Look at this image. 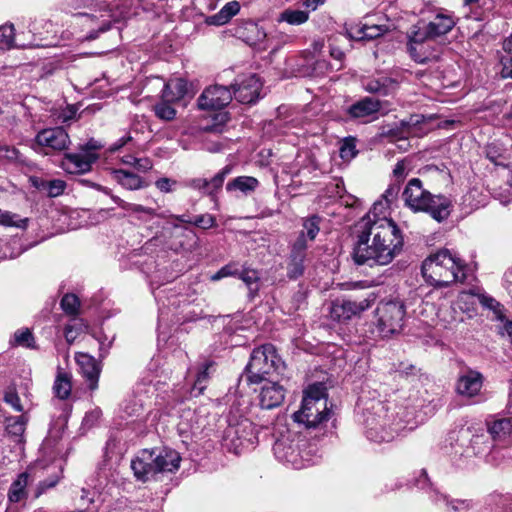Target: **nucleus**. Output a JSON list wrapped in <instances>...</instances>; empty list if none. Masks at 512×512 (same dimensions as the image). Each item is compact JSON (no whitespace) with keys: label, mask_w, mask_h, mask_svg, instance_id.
<instances>
[{"label":"nucleus","mask_w":512,"mask_h":512,"mask_svg":"<svg viewBox=\"0 0 512 512\" xmlns=\"http://www.w3.org/2000/svg\"><path fill=\"white\" fill-rule=\"evenodd\" d=\"M359 222L353 259L358 265L385 266L390 264L403 246L400 229L392 219H381L369 224Z\"/></svg>","instance_id":"obj_1"},{"label":"nucleus","mask_w":512,"mask_h":512,"mask_svg":"<svg viewBox=\"0 0 512 512\" xmlns=\"http://www.w3.org/2000/svg\"><path fill=\"white\" fill-rule=\"evenodd\" d=\"M426 282L435 287L449 286L464 282L467 267L464 262L448 249H442L426 258L421 267Z\"/></svg>","instance_id":"obj_2"},{"label":"nucleus","mask_w":512,"mask_h":512,"mask_svg":"<svg viewBox=\"0 0 512 512\" xmlns=\"http://www.w3.org/2000/svg\"><path fill=\"white\" fill-rule=\"evenodd\" d=\"M180 461L179 453L173 449H144L131 461V469L138 480L145 482L157 473L177 470Z\"/></svg>","instance_id":"obj_3"},{"label":"nucleus","mask_w":512,"mask_h":512,"mask_svg":"<svg viewBox=\"0 0 512 512\" xmlns=\"http://www.w3.org/2000/svg\"><path fill=\"white\" fill-rule=\"evenodd\" d=\"M330 417L327 407L326 388L322 383H314L305 391L301 408L293 414L295 422L306 428H317Z\"/></svg>","instance_id":"obj_4"},{"label":"nucleus","mask_w":512,"mask_h":512,"mask_svg":"<svg viewBox=\"0 0 512 512\" xmlns=\"http://www.w3.org/2000/svg\"><path fill=\"white\" fill-rule=\"evenodd\" d=\"M285 364L272 344H264L255 348L245 368L248 383L258 384L273 379L274 374H282Z\"/></svg>","instance_id":"obj_5"},{"label":"nucleus","mask_w":512,"mask_h":512,"mask_svg":"<svg viewBox=\"0 0 512 512\" xmlns=\"http://www.w3.org/2000/svg\"><path fill=\"white\" fill-rule=\"evenodd\" d=\"M321 218L317 215L305 218L302 230L290 245V253L287 261V276L295 280L303 276L305 272V260L307 256L308 242L314 241L320 231Z\"/></svg>","instance_id":"obj_6"},{"label":"nucleus","mask_w":512,"mask_h":512,"mask_svg":"<svg viewBox=\"0 0 512 512\" xmlns=\"http://www.w3.org/2000/svg\"><path fill=\"white\" fill-rule=\"evenodd\" d=\"M74 8L95 6L91 14L80 13L91 21H98L99 26L96 32L91 33L88 39H96L99 32H106L110 29L112 22H118L124 19L130 12L132 6L131 0H116L112 5L95 3L92 0H74Z\"/></svg>","instance_id":"obj_7"},{"label":"nucleus","mask_w":512,"mask_h":512,"mask_svg":"<svg viewBox=\"0 0 512 512\" xmlns=\"http://www.w3.org/2000/svg\"><path fill=\"white\" fill-rule=\"evenodd\" d=\"M377 328L383 337L399 333L406 316V307L401 301L381 302L376 309Z\"/></svg>","instance_id":"obj_8"},{"label":"nucleus","mask_w":512,"mask_h":512,"mask_svg":"<svg viewBox=\"0 0 512 512\" xmlns=\"http://www.w3.org/2000/svg\"><path fill=\"white\" fill-rule=\"evenodd\" d=\"M375 300L376 296L374 293H369L364 298L358 300H337L332 303L330 309L331 317L337 321L349 320L370 308Z\"/></svg>","instance_id":"obj_9"},{"label":"nucleus","mask_w":512,"mask_h":512,"mask_svg":"<svg viewBox=\"0 0 512 512\" xmlns=\"http://www.w3.org/2000/svg\"><path fill=\"white\" fill-rule=\"evenodd\" d=\"M456 21L451 14L439 12L429 23H418L413 27L419 32L416 34V40H431L450 32Z\"/></svg>","instance_id":"obj_10"},{"label":"nucleus","mask_w":512,"mask_h":512,"mask_svg":"<svg viewBox=\"0 0 512 512\" xmlns=\"http://www.w3.org/2000/svg\"><path fill=\"white\" fill-rule=\"evenodd\" d=\"M273 451L277 459L290 464L295 469L306 467L310 461L302 455L299 442L289 440L287 437L278 439L273 446Z\"/></svg>","instance_id":"obj_11"},{"label":"nucleus","mask_w":512,"mask_h":512,"mask_svg":"<svg viewBox=\"0 0 512 512\" xmlns=\"http://www.w3.org/2000/svg\"><path fill=\"white\" fill-rule=\"evenodd\" d=\"M232 100V92L226 86L207 87L199 96L197 105L200 110H218L226 107Z\"/></svg>","instance_id":"obj_12"},{"label":"nucleus","mask_w":512,"mask_h":512,"mask_svg":"<svg viewBox=\"0 0 512 512\" xmlns=\"http://www.w3.org/2000/svg\"><path fill=\"white\" fill-rule=\"evenodd\" d=\"M431 193L423 187L422 181L418 178H412L407 183L402 198L407 207L415 212H422L427 209L428 200L431 199Z\"/></svg>","instance_id":"obj_13"},{"label":"nucleus","mask_w":512,"mask_h":512,"mask_svg":"<svg viewBox=\"0 0 512 512\" xmlns=\"http://www.w3.org/2000/svg\"><path fill=\"white\" fill-rule=\"evenodd\" d=\"M484 382V376L476 370L466 368L459 373L455 390L464 398H474L479 395Z\"/></svg>","instance_id":"obj_14"},{"label":"nucleus","mask_w":512,"mask_h":512,"mask_svg":"<svg viewBox=\"0 0 512 512\" xmlns=\"http://www.w3.org/2000/svg\"><path fill=\"white\" fill-rule=\"evenodd\" d=\"M35 143L47 150L63 151L66 150L71 141L68 133L61 127L43 129L37 133Z\"/></svg>","instance_id":"obj_15"},{"label":"nucleus","mask_w":512,"mask_h":512,"mask_svg":"<svg viewBox=\"0 0 512 512\" xmlns=\"http://www.w3.org/2000/svg\"><path fill=\"white\" fill-rule=\"evenodd\" d=\"M98 159V154L86 151L68 153L62 160V168L70 174H84L91 170L92 164Z\"/></svg>","instance_id":"obj_16"},{"label":"nucleus","mask_w":512,"mask_h":512,"mask_svg":"<svg viewBox=\"0 0 512 512\" xmlns=\"http://www.w3.org/2000/svg\"><path fill=\"white\" fill-rule=\"evenodd\" d=\"M262 83L255 74H251L233 85L234 96L243 104H252L260 97Z\"/></svg>","instance_id":"obj_17"},{"label":"nucleus","mask_w":512,"mask_h":512,"mask_svg":"<svg viewBox=\"0 0 512 512\" xmlns=\"http://www.w3.org/2000/svg\"><path fill=\"white\" fill-rule=\"evenodd\" d=\"M286 390L277 381L270 379L262 386L259 403L263 409H273L280 406L285 399Z\"/></svg>","instance_id":"obj_18"},{"label":"nucleus","mask_w":512,"mask_h":512,"mask_svg":"<svg viewBox=\"0 0 512 512\" xmlns=\"http://www.w3.org/2000/svg\"><path fill=\"white\" fill-rule=\"evenodd\" d=\"M232 172V166L226 165L210 180L206 178H197L189 182V186L203 194L213 196L223 186L225 178Z\"/></svg>","instance_id":"obj_19"},{"label":"nucleus","mask_w":512,"mask_h":512,"mask_svg":"<svg viewBox=\"0 0 512 512\" xmlns=\"http://www.w3.org/2000/svg\"><path fill=\"white\" fill-rule=\"evenodd\" d=\"M362 87L368 93L388 96L397 90L398 82L391 77L377 75L362 79Z\"/></svg>","instance_id":"obj_20"},{"label":"nucleus","mask_w":512,"mask_h":512,"mask_svg":"<svg viewBox=\"0 0 512 512\" xmlns=\"http://www.w3.org/2000/svg\"><path fill=\"white\" fill-rule=\"evenodd\" d=\"M226 434L227 439L230 438L231 446L236 454L252 444L253 429L251 423L247 421L229 428Z\"/></svg>","instance_id":"obj_21"},{"label":"nucleus","mask_w":512,"mask_h":512,"mask_svg":"<svg viewBox=\"0 0 512 512\" xmlns=\"http://www.w3.org/2000/svg\"><path fill=\"white\" fill-rule=\"evenodd\" d=\"M382 108V101L373 97H364L348 108V114L354 119L376 118Z\"/></svg>","instance_id":"obj_22"},{"label":"nucleus","mask_w":512,"mask_h":512,"mask_svg":"<svg viewBox=\"0 0 512 512\" xmlns=\"http://www.w3.org/2000/svg\"><path fill=\"white\" fill-rule=\"evenodd\" d=\"M419 31L412 28L409 34L408 52L412 59L418 63L424 64L431 61H436L438 56L429 50V45L426 44L428 40H416V34Z\"/></svg>","instance_id":"obj_23"},{"label":"nucleus","mask_w":512,"mask_h":512,"mask_svg":"<svg viewBox=\"0 0 512 512\" xmlns=\"http://www.w3.org/2000/svg\"><path fill=\"white\" fill-rule=\"evenodd\" d=\"M387 31L384 25L350 24L345 26V33L351 40H373Z\"/></svg>","instance_id":"obj_24"},{"label":"nucleus","mask_w":512,"mask_h":512,"mask_svg":"<svg viewBox=\"0 0 512 512\" xmlns=\"http://www.w3.org/2000/svg\"><path fill=\"white\" fill-rule=\"evenodd\" d=\"M75 360L80 367L81 373L88 382L89 389H97L100 367L96 359L87 353H77Z\"/></svg>","instance_id":"obj_25"},{"label":"nucleus","mask_w":512,"mask_h":512,"mask_svg":"<svg viewBox=\"0 0 512 512\" xmlns=\"http://www.w3.org/2000/svg\"><path fill=\"white\" fill-rule=\"evenodd\" d=\"M452 200L445 195H431L428 200L427 209L422 212L429 213V215L437 222H442L447 219L451 213Z\"/></svg>","instance_id":"obj_26"},{"label":"nucleus","mask_w":512,"mask_h":512,"mask_svg":"<svg viewBox=\"0 0 512 512\" xmlns=\"http://www.w3.org/2000/svg\"><path fill=\"white\" fill-rule=\"evenodd\" d=\"M111 198L120 208L130 213L138 214V218L141 220H148L152 219L153 217H164L162 214L157 212L156 207L129 203L115 195H112Z\"/></svg>","instance_id":"obj_27"},{"label":"nucleus","mask_w":512,"mask_h":512,"mask_svg":"<svg viewBox=\"0 0 512 512\" xmlns=\"http://www.w3.org/2000/svg\"><path fill=\"white\" fill-rule=\"evenodd\" d=\"M259 187V181L252 176H238L226 184V190L229 193H240L247 196Z\"/></svg>","instance_id":"obj_28"},{"label":"nucleus","mask_w":512,"mask_h":512,"mask_svg":"<svg viewBox=\"0 0 512 512\" xmlns=\"http://www.w3.org/2000/svg\"><path fill=\"white\" fill-rule=\"evenodd\" d=\"M189 92V84L182 78L172 79L164 85L162 98L173 102L180 101Z\"/></svg>","instance_id":"obj_29"},{"label":"nucleus","mask_w":512,"mask_h":512,"mask_svg":"<svg viewBox=\"0 0 512 512\" xmlns=\"http://www.w3.org/2000/svg\"><path fill=\"white\" fill-rule=\"evenodd\" d=\"M32 185L40 192H44L49 197H58L66 189V182L61 179L45 180L38 177L31 178Z\"/></svg>","instance_id":"obj_30"},{"label":"nucleus","mask_w":512,"mask_h":512,"mask_svg":"<svg viewBox=\"0 0 512 512\" xmlns=\"http://www.w3.org/2000/svg\"><path fill=\"white\" fill-rule=\"evenodd\" d=\"M237 33L250 46H258L266 38V32L254 22H246Z\"/></svg>","instance_id":"obj_31"},{"label":"nucleus","mask_w":512,"mask_h":512,"mask_svg":"<svg viewBox=\"0 0 512 512\" xmlns=\"http://www.w3.org/2000/svg\"><path fill=\"white\" fill-rule=\"evenodd\" d=\"M113 178L125 189L127 190H137L144 187L143 179L133 173H130L126 170H115L113 172Z\"/></svg>","instance_id":"obj_32"},{"label":"nucleus","mask_w":512,"mask_h":512,"mask_svg":"<svg viewBox=\"0 0 512 512\" xmlns=\"http://www.w3.org/2000/svg\"><path fill=\"white\" fill-rule=\"evenodd\" d=\"M29 475L23 472L18 475L17 479L11 484L8 492V499L10 502L17 503L27 496L26 487L28 484Z\"/></svg>","instance_id":"obj_33"},{"label":"nucleus","mask_w":512,"mask_h":512,"mask_svg":"<svg viewBox=\"0 0 512 512\" xmlns=\"http://www.w3.org/2000/svg\"><path fill=\"white\" fill-rule=\"evenodd\" d=\"M488 431L494 440H505L507 437L512 435V419L501 418L495 420L488 427Z\"/></svg>","instance_id":"obj_34"},{"label":"nucleus","mask_w":512,"mask_h":512,"mask_svg":"<svg viewBox=\"0 0 512 512\" xmlns=\"http://www.w3.org/2000/svg\"><path fill=\"white\" fill-rule=\"evenodd\" d=\"M71 375L59 369L53 385L55 395L59 399H67L71 394Z\"/></svg>","instance_id":"obj_35"},{"label":"nucleus","mask_w":512,"mask_h":512,"mask_svg":"<svg viewBox=\"0 0 512 512\" xmlns=\"http://www.w3.org/2000/svg\"><path fill=\"white\" fill-rule=\"evenodd\" d=\"M240 10L237 1H232L223 6V8L211 17V23L215 25H223L227 23Z\"/></svg>","instance_id":"obj_36"},{"label":"nucleus","mask_w":512,"mask_h":512,"mask_svg":"<svg viewBox=\"0 0 512 512\" xmlns=\"http://www.w3.org/2000/svg\"><path fill=\"white\" fill-rule=\"evenodd\" d=\"M247 286L249 295L254 297L259 291V273L254 269L238 271L237 275Z\"/></svg>","instance_id":"obj_37"},{"label":"nucleus","mask_w":512,"mask_h":512,"mask_svg":"<svg viewBox=\"0 0 512 512\" xmlns=\"http://www.w3.org/2000/svg\"><path fill=\"white\" fill-rule=\"evenodd\" d=\"M388 208L389 204L387 203V201H384L382 199L378 200L373 204V207L370 209L367 215L361 219L360 222H366L369 220V224H371L381 219H388L386 217V211L388 210Z\"/></svg>","instance_id":"obj_38"},{"label":"nucleus","mask_w":512,"mask_h":512,"mask_svg":"<svg viewBox=\"0 0 512 512\" xmlns=\"http://www.w3.org/2000/svg\"><path fill=\"white\" fill-rule=\"evenodd\" d=\"M308 19L309 12L307 11L286 9L280 14L278 21L287 22L291 25H301Z\"/></svg>","instance_id":"obj_39"},{"label":"nucleus","mask_w":512,"mask_h":512,"mask_svg":"<svg viewBox=\"0 0 512 512\" xmlns=\"http://www.w3.org/2000/svg\"><path fill=\"white\" fill-rule=\"evenodd\" d=\"M172 103L173 101L162 98V100L156 103L153 107L155 115L161 120H173L176 116V110L172 106Z\"/></svg>","instance_id":"obj_40"},{"label":"nucleus","mask_w":512,"mask_h":512,"mask_svg":"<svg viewBox=\"0 0 512 512\" xmlns=\"http://www.w3.org/2000/svg\"><path fill=\"white\" fill-rule=\"evenodd\" d=\"M61 308L63 311L71 316H76L79 313L80 301L75 294H65L61 300Z\"/></svg>","instance_id":"obj_41"},{"label":"nucleus","mask_w":512,"mask_h":512,"mask_svg":"<svg viewBox=\"0 0 512 512\" xmlns=\"http://www.w3.org/2000/svg\"><path fill=\"white\" fill-rule=\"evenodd\" d=\"M14 344L26 348H35V339L28 328L19 329L14 333Z\"/></svg>","instance_id":"obj_42"},{"label":"nucleus","mask_w":512,"mask_h":512,"mask_svg":"<svg viewBox=\"0 0 512 512\" xmlns=\"http://www.w3.org/2000/svg\"><path fill=\"white\" fill-rule=\"evenodd\" d=\"M212 366L211 362H206L202 365L201 370L197 373L196 380L193 385V391L197 390L196 395H199L203 392L206 387V383L209 378V368Z\"/></svg>","instance_id":"obj_43"},{"label":"nucleus","mask_w":512,"mask_h":512,"mask_svg":"<svg viewBox=\"0 0 512 512\" xmlns=\"http://www.w3.org/2000/svg\"><path fill=\"white\" fill-rule=\"evenodd\" d=\"M6 430L9 434L20 437L25 431V421L23 416L9 418Z\"/></svg>","instance_id":"obj_44"},{"label":"nucleus","mask_w":512,"mask_h":512,"mask_svg":"<svg viewBox=\"0 0 512 512\" xmlns=\"http://www.w3.org/2000/svg\"><path fill=\"white\" fill-rule=\"evenodd\" d=\"M14 43L13 25L0 26V49H9Z\"/></svg>","instance_id":"obj_45"},{"label":"nucleus","mask_w":512,"mask_h":512,"mask_svg":"<svg viewBox=\"0 0 512 512\" xmlns=\"http://www.w3.org/2000/svg\"><path fill=\"white\" fill-rule=\"evenodd\" d=\"M2 247L4 253H13V255L8 256V259L16 258L20 256L24 251L21 240L17 237H13L9 241L2 243Z\"/></svg>","instance_id":"obj_46"},{"label":"nucleus","mask_w":512,"mask_h":512,"mask_svg":"<svg viewBox=\"0 0 512 512\" xmlns=\"http://www.w3.org/2000/svg\"><path fill=\"white\" fill-rule=\"evenodd\" d=\"M2 247L4 253H13V255L8 256V259L16 258L20 256L24 251L21 240L17 237H13L9 241L2 243Z\"/></svg>","instance_id":"obj_47"},{"label":"nucleus","mask_w":512,"mask_h":512,"mask_svg":"<svg viewBox=\"0 0 512 512\" xmlns=\"http://www.w3.org/2000/svg\"><path fill=\"white\" fill-rule=\"evenodd\" d=\"M27 218H20L18 215L4 211V216L1 218L0 225L7 227L25 228Z\"/></svg>","instance_id":"obj_48"},{"label":"nucleus","mask_w":512,"mask_h":512,"mask_svg":"<svg viewBox=\"0 0 512 512\" xmlns=\"http://www.w3.org/2000/svg\"><path fill=\"white\" fill-rule=\"evenodd\" d=\"M357 154L355 139L346 138L340 147V157L344 160H350Z\"/></svg>","instance_id":"obj_49"},{"label":"nucleus","mask_w":512,"mask_h":512,"mask_svg":"<svg viewBox=\"0 0 512 512\" xmlns=\"http://www.w3.org/2000/svg\"><path fill=\"white\" fill-rule=\"evenodd\" d=\"M476 297L483 307L492 310L494 313L500 312V303L491 296L486 294H477Z\"/></svg>","instance_id":"obj_50"},{"label":"nucleus","mask_w":512,"mask_h":512,"mask_svg":"<svg viewBox=\"0 0 512 512\" xmlns=\"http://www.w3.org/2000/svg\"><path fill=\"white\" fill-rule=\"evenodd\" d=\"M237 275H238V269L236 268L235 264H227V265L223 266L215 274H213L210 277V279H211V281H218L225 277L237 276Z\"/></svg>","instance_id":"obj_51"},{"label":"nucleus","mask_w":512,"mask_h":512,"mask_svg":"<svg viewBox=\"0 0 512 512\" xmlns=\"http://www.w3.org/2000/svg\"><path fill=\"white\" fill-rule=\"evenodd\" d=\"M400 125H401V129H399V128H391L387 132H385L384 134H386L388 136H391V137H398V138H401V139H405L406 135L410 134L409 128L411 126V121L402 120L400 122Z\"/></svg>","instance_id":"obj_52"},{"label":"nucleus","mask_w":512,"mask_h":512,"mask_svg":"<svg viewBox=\"0 0 512 512\" xmlns=\"http://www.w3.org/2000/svg\"><path fill=\"white\" fill-rule=\"evenodd\" d=\"M443 501L446 503L447 512H461L469 508V503L465 500L449 501L446 497H443Z\"/></svg>","instance_id":"obj_53"},{"label":"nucleus","mask_w":512,"mask_h":512,"mask_svg":"<svg viewBox=\"0 0 512 512\" xmlns=\"http://www.w3.org/2000/svg\"><path fill=\"white\" fill-rule=\"evenodd\" d=\"M4 400L7 404L13 407L16 411L21 412L23 407L20 403V398L18 394L13 390L9 389L5 392Z\"/></svg>","instance_id":"obj_54"},{"label":"nucleus","mask_w":512,"mask_h":512,"mask_svg":"<svg viewBox=\"0 0 512 512\" xmlns=\"http://www.w3.org/2000/svg\"><path fill=\"white\" fill-rule=\"evenodd\" d=\"M192 224L203 229H209L215 225V218L209 214L196 216Z\"/></svg>","instance_id":"obj_55"},{"label":"nucleus","mask_w":512,"mask_h":512,"mask_svg":"<svg viewBox=\"0 0 512 512\" xmlns=\"http://www.w3.org/2000/svg\"><path fill=\"white\" fill-rule=\"evenodd\" d=\"M408 175L407 164L405 160L398 161L393 169V176L397 181V184L402 182Z\"/></svg>","instance_id":"obj_56"},{"label":"nucleus","mask_w":512,"mask_h":512,"mask_svg":"<svg viewBox=\"0 0 512 512\" xmlns=\"http://www.w3.org/2000/svg\"><path fill=\"white\" fill-rule=\"evenodd\" d=\"M176 181L170 178H160L155 182L156 187L164 193H169L173 191V187L176 185Z\"/></svg>","instance_id":"obj_57"},{"label":"nucleus","mask_w":512,"mask_h":512,"mask_svg":"<svg viewBox=\"0 0 512 512\" xmlns=\"http://www.w3.org/2000/svg\"><path fill=\"white\" fill-rule=\"evenodd\" d=\"M367 436L369 439L375 442H389L394 438V435L392 433L378 435L375 428H369V430L367 431Z\"/></svg>","instance_id":"obj_58"},{"label":"nucleus","mask_w":512,"mask_h":512,"mask_svg":"<svg viewBox=\"0 0 512 512\" xmlns=\"http://www.w3.org/2000/svg\"><path fill=\"white\" fill-rule=\"evenodd\" d=\"M76 113L77 109L74 106H68L58 115V120L62 123H67L75 118Z\"/></svg>","instance_id":"obj_59"},{"label":"nucleus","mask_w":512,"mask_h":512,"mask_svg":"<svg viewBox=\"0 0 512 512\" xmlns=\"http://www.w3.org/2000/svg\"><path fill=\"white\" fill-rule=\"evenodd\" d=\"M399 190H400L399 184L390 185L389 188L383 194L382 200L387 201V203L390 204L392 201H394L397 198Z\"/></svg>","instance_id":"obj_60"},{"label":"nucleus","mask_w":512,"mask_h":512,"mask_svg":"<svg viewBox=\"0 0 512 512\" xmlns=\"http://www.w3.org/2000/svg\"><path fill=\"white\" fill-rule=\"evenodd\" d=\"M501 75L503 78H511L512 79V58L511 57L502 59Z\"/></svg>","instance_id":"obj_61"},{"label":"nucleus","mask_w":512,"mask_h":512,"mask_svg":"<svg viewBox=\"0 0 512 512\" xmlns=\"http://www.w3.org/2000/svg\"><path fill=\"white\" fill-rule=\"evenodd\" d=\"M486 440V437L484 435H475L471 439V447L475 454H480L484 452V449H481L479 447L480 444H483Z\"/></svg>","instance_id":"obj_62"},{"label":"nucleus","mask_w":512,"mask_h":512,"mask_svg":"<svg viewBox=\"0 0 512 512\" xmlns=\"http://www.w3.org/2000/svg\"><path fill=\"white\" fill-rule=\"evenodd\" d=\"M78 335V330L73 325H66L64 328V336L69 344H72Z\"/></svg>","instance_id":"obj_63"},{"label":"nucleus","mask_w":512,"mask_h":512,"mask_svg":"<svg viewBox=\"0 0 512 512\" xmlns=\"http://www.w3.org/2000/svg\"><path fill=\"white\" fill-rule=\"evenodd\" d=\"M132 140V137L130 135H125L115 141L109 148L111 152H116L120 150L122 147H124L128 142Z\"/></svg>","instance_id":"obj_64"}]
</instances>
